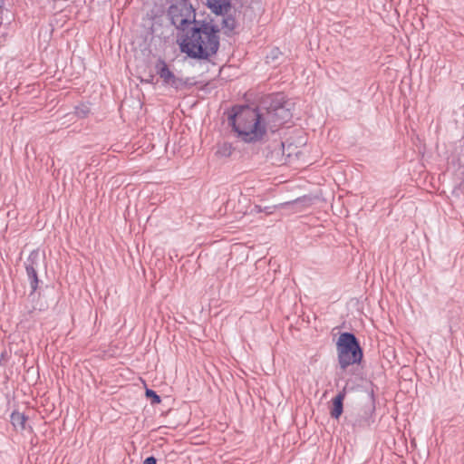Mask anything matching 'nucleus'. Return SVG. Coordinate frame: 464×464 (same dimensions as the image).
Here are the masks:
<instances>
[{
    "mask_svg": "<svg viewBox=\"0 0 464 464\" xmlns=\"http://www.w3.org/2000/svg\"><path fill=\"white\" fill-rule=\"evenodd\" d=\"M145 394H146V396L148 398H151L152 399V403L158 404V403L160 402V396L157 395L154 391L147 389Z\"/></svg>",
    "mask_w": 464,
    "mask_h": 464,
    "instance_id": "13",
    "label": "nucleus"
},
{
    "mask_svg": "<svg viewBox=\"0 0 464 464\" xmlns=\"http://www.w3.org/2000/svg\"><path fill=\"white\" fill-rule=\"evenodd\" d=\"M39 256H40L39 253H37V252L32 253L26 262V265H25L26 273L28 276V279L30 281V286L32 289V293H34L38 287V278H37V274H36V269H37L36 259H38Z\"/></svg>",
    "mask_w": 464,
    "mask_h": 464,
    "instance_id": "7",
    "label": "nucleus"
},
{
    "mask_svg": "<svg viewBox=\"0 0 464 464\" xmlns=\"http://www.w3.org/2000/svg\"><path fill=\"white\" fill-rule=\"evenodd\" d=\"M75 112L79 117H85L90 112V108L88 106L82 105L76 108Z\"/></svg>",
    "mask_w": 464,
    "mask_h": 464,
    "instance_id": "14",
    "label": "nucleus"
},
{
    "mask_svg": "<svg viewBox=\"0 0 464 464\" xmlns=\"http://www.w3.org/2000/svg\"><path fill=\"white\" fill-rule=\"evenodd\" d=\"M282 55V53L278 48H273L270 53L266 55V63H274Z\"/></svg>",
    "mask_w": 464,
    "mask_h": 464,
    "instance_id": "12",
    "label": "nucleus"
},
{
    "mask_svg": "<svg viewBox=\"0 0 464 464\" xmlns=\"http://www.w3.org/2000/svg\"><path fill=\"white\" fill-rule=\"evenodd\" d=\"M234 151V149L230 143L223 142L218 145L216 150V156L219 159L229 158Z\"/></svg>",
    "mask_w": 464,
    "mask_h": 464,
    "instance_id": "10",
    "label": "nucleus"
},
{
    "mask_svg": "<svg viewBox=\"0 0 464 464\" xmlns=\"http://www.w3.org/2000/svg\"><path fill=\"white\" fill-rule=\"evenodd\" d=\"M143 464H156V459L154 457H149L144 460Z\"/></svg>",
    "mask_w": 464,
    "mask_h": 464,
    "instance_id": "15",
    "label": "nucleus"
},
{
    "mask_svg": "<svg viewBox=\"0 0 464 464\" xmlns=\"http://www.w3.org/2000/svg\"><path fill=\"white\" fill-rule=\"evenodd\" d=\"M291 112L284 106H278L273 110H268L265 114H262L263 122L266 125V130L269 129L275 131L276 128L285 124L291 118Z\"/></svg>",
    "mask_w": 464,
    "mask_h": 464,
    "instance_id": "4",
    "label": "nucleus"
},
{
    "mask_svg": "<svg viewBox=\"0 0 464 464\" xmlns=\"http://www.w3.org/2000/svg\"><path fill=\"white\" fill-rule=\"evenodd\" d=\"M345 398V391L341 392L337 396L333 399V408L331 410V416L338 419L343 413V402Z\"/></svg>",
    "mask_w": 464,
    "mask_h": 464,
    "instance_id": "9",
    "label": "nucleus"
},
{
    "mask_svg": "<svg viewBox=\"0 0 464 464\" xmlns=\"http://www.w3.org/2000/svg\"><path fill=\"white\" fill-rule=\"evenodd\" d=\"M11 421L16 430H24L26 417L20 412H13L11 415Z\"/></svg>",
    "mask_w": 464,
    "mask_h": 464,
    "instance_id": "11",
    "label": "nucleus"
},
{
    "mask_svg": "<svg viewBox=\"0 0 464 464\" xmlns=\"http://www.w3.org/2000/svg\"><path fill=\"white\" fill-rule=\"evenodd\" d=\"M172 21L183 33L179 43L182 53L192 58H208L216 53L219 45L218 32L209 24L196 21L191 5L181 6Z\"/></svg>",
    "mask_w": 464,
    "mask_h": 464,
    "instance_id": "1",
    "label": "nucleus"
},
{
    "mask_svg": "<svg viewBox=\"0 0 464 464\" xmlns=\"http://www.w3.org/2000/svg\"><path fill=\"white\" fill-rule=\"evenodd\" d=\"M262 114L249 107L237 108L229 121L237 137L244 142H256L266 133Z\"/></svg>",
    "mask_w": 464,
    "mask_h": 464,
    "instance_id": "2",
    "label": "nucleus"
},
{
    "mask_svg": "<svg viewBox=\"0 0 464 464\" xmlns=\"http://www.w3.org/2000/svg\"><path fill=\"white\" fill-rule=\"evenodd\" d=\"M338 362L342 369L358 363L362 358V353L355 336L349 333L340 334L337 343Z\"/></svg>",
    "mask_w": 464,
    "mask_h": 464,
    "instance_id": "3",
    "label": "nucleus"
},
{
    "mask_svg": "<svg viewBox=\"0 0 464 464\" xmlns=\"http://www.w3.org/2000/svg\"><path fill=\"white\" fill-rule=\"evenodd\" d=\"M207 5L216 14H225L230 9V0H207Z\"/></svg>",
    "mask_w": 464,
    "mask_h": 464,
    "instance_id": "8",
    "label": "nucleus"
},
{
    "mask_svg": "<svg viewBox=\"0 0 464 464\" xmlns=\"http://www.w3.org/2000/svg\"><path fill=\"white\" fill-rule=\"evenodd\" d=\"M305 144L306 138L302 131H299L295 137H291L281 143L283 154L288 159L292 157L298 158L302 154V149Z\"/></svg>",
    "mask_w": 464,
    "mask_h": 464,
    "instance_id": "5",
    "label": "nucleus"
},
{
    "mask_svg": "<svg viewBox=\"0 0 464 464\" xmlns=\"http://www.w3.org/2000/svg\"><path fill=\"white\" fill-rule=\"evenodd\" d=\"M156 70L165 84L170 85L175 89H179L185 84L181 79L175 76V74L169 69L167 63L164 61L160 60L157 63Z\"/></svg>",
    "mask_w": 464,
    "mask_h": 464,
    "instance_id": "6",
    "label": "nucleus"
}]
</instances>
